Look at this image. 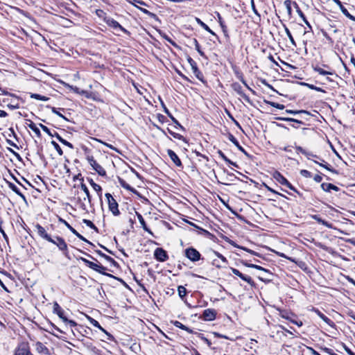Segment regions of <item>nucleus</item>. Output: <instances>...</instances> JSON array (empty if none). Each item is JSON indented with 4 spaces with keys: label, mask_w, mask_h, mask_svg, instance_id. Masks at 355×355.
Returning a JSON list of instances; mask_svg holds the SVG:
<instances>
[{
    "label": "nucleus",
    "mask_w": 355,
    "mask_h": 355,
    "mask_svg": "<svg viewBox=\"0 0 355 355\" xmlns=\"http://www.w3.org/2000/svg\"><path fill=\"white\" fill-rule=\"evenodd\" d=\"M88 182H89L90 185L92 187L94 190L97 192L98 196H101L102 191L101 187L99 184L95 183L92 179H88Z\"/></svg>",
    "instance_id": "b1692460"
},
{
    "label": "nucleus",
    "mask_w": 355,
    "mask_h": 355,
    "mask_svg": "<svg viewBox=\"0 0 355 355\" xmlns=\"http://www.w3.org/2000/svg\"><path fill=\"white\" fill-rule=\"evenodd\" d=\"M308 86H309V88L312 89H315V90L319 91V92L322 91V89L321 88L317 87H315V86H314L313 85H308Z\"/></svg>",
    "instance_id": "0e129e2a"
},
{
    "label": "nucleus",
    "mask_w": 355,
    "mask_h": 355,
    "mask_svg": "<svg viewBox=\"0 0 355 355\" xmlns=\"http://www.w3.org/2000/svg\"><path fill=\"white\" fill-rule=\"evenodd\" d=\"M40 126L41 127L42 130L47 133L49 136L53 137V135L51 134L50 130L46 126L44 125L42 123H40Z\"/></svg>",
    "instance_id": "49530a36"
},
{
    "label": "nucleus",
    "mask_w": 355,
    "mask_h": 355,
    "mask_svg": "<svg viewBox=\"0 0 355 355\" xmlns=\"http://www.w3.org/2000/svg\"><path fill=\"white\" fill-rule=\"evenodd\" d=\"M98 254L100 256H101V257H103V258H105V259L107 261H109V262H111V263H114V262H115V261H114V260L112 257H109V256H107V255H106V254H103V252H101V251H98Z\"/></svg>",
    "instance_id": "79ce46f5"
},
{
    "label": "nucleus",
    "mask_w": 355,
    "mask_h": 355,
    "mask_svg": "<svg viewBox=\"0 0 355 355\" xmlns=\"http://www.w3.org/2000/svg\"><path fill=\"white\" fill-rule=\"evenodd\" d=\"M68 86H69V87L71 90H73L74 92L78 93V94H80V90H79V89H78V87H73V86H69V85H68Z\"/></svg>",
    "instance_id": "69168bd1"
},
{
    "label": "nucleus",
    "mask_w": 355,
    "mask_h": 355,
    "mask_svg": "<svg viewBox=\"0 0 355 355\" xmlns=\"http://www.w3.org/2000/svg\"><path fill=\"white\" fill-rule=\"evenodd\" d=\"M8 187L9 188L13 191L16 194H17L18 196H19L20 197H21L23 199H25V196L20 192L19 188L17 187V185H15V184L13 183H11V182H9L8 184Z\"/></svg>",
    "instance_id": "393cba45"
},
{
    "label": "nucleus",
    "mask_w": 355,
    "mask_h": 355,
    "mask_svg": "<svg viewBox=\"0 0 355 355\" xmlns=\"http://www.w3.org/2000/svg\"><path fill=\"white\" fill-rule=\"evenodd\" d=\"M136 215L137 216V218L141 225L142 228L147 232L152 234L151 231L147 227L146 222L143 218V216L138 212H136Z\"/></svg>",
    "instance_id": "4be33fe9"
},
{
    "label": "nucleus",
    "mask_w": 355,
    "mask_h": 355,
    "mask_svg": "<svg viewBox=\"0 0 355 355\" xmlns=\"http://www.w3.org/2000/svg\"><path fill=\"white\" fill-rule=\"evenodd\" d=\"M178 291L181 299H183V297L187 295V289L183 286H179Z\"/></svg>",
    "instance_id": "473e14b6"
},
{
    "label": "nucleus",
    "mask_w": 355,
    "mask_h": 355,
    "mask_svg": "<svg viewBox=\"0 0 355 355\" xmlns=\"http://www.w3.org/2000/svg\"><path fill=\"white\" fill-rule=\"evenodd\" d=\"M104 21L106 23V24L114 28V30H117V29H119L123 32H126V30L123 28L119 24L118 21H116V20H114V19L111 18V17H105L104 19Z\"/></svg>",
    "instance_id": "6e6552de"
},
{
    "label": "nucleus",
    "mask_w": 355,
    "mask_h": 355,
    "mask_svg": "<svg viewBox=\"0 0 355 355\" xmlns=\"http://www.w3.org/2000/svg\"><path fill=\"white\" fill-rule=\"evenodd\" d=\"M313 180L316 182H320L322 180V178L321 175H315L313 178Z\"/></svg>",
    "instance_id": "680f3d73"
},
{
    "label": "nucleus",
    "mask_w": 355,
    "mask_h": 355,
    "mask_svg": "<svg viewBox=\"0 0 355 355\" xmlns=\"http://www.w3.org/2000/svg\"><path fill=\"white\" fill-rule=\"evenodd\" d=\"M232 88L241 97H243L246 101L249 102L250 98L249 97L243 92V90L242 89V87L239 83H234L232 85Z\"/></svg>",
    "instance_id": "a211bd4d"
},
{
    "label": "nucleus",
    "mask_w": 355,
    "mask_h": 355,
    "mask_svg": "<svg viewBox=\"0 0 355 355\" xmlns=\"http://www.w3.org/2000/svg\"><path fill=\"white\" fill-rule=\"evenodd\" d=\"M63 145L73 149V146L72 145V144H71L70 142L67 141V140H64L62 143Z\"/></svg>",
    "instance_id": "13d9d810"
},
{
    "label": "nucleus",
    "mask_w": 355,
    "mask_h": 355,
    "mask_svg": "<svg viewBox=\"0 0 355 355\" xmlns=\"http://www.w3.org/2000/svg\"><path fill=\"white\" fill-rule=\"evenodd\" d=\"M64 322L68 324L71 327H76L77 325V323L75 321L71 320H68V321Z\"/></svg>",
    "instance_id": "4d7b16f0"
},
{
    "label": "nucleus",
    "mask_w": 355,
    "mask_h": 355,
    "mask_svg": "<svg viewBox=\"0 0 355 355\" xmlns=\"http://www.w3.org/2000/svg\"><path fill=\"white\" fill-rule=\"evenodd\" d=\"M322 351L326 352L327 354H328L329 355H338L336 353H334V351L331 349L328 348V347L322 348Z\"/></svg>",
    "instance_id": "3c124183"
},
{
    "label": "nucleus",
    "mask_w": 355,
    "mask_h": 355,
    "mask_svg": "<svg viewBox=\"0 0 355 355\" xmlns=\"http://www.w3.org/2000/svg\"><path fill=\"white\" fill-rule=\"evenodd\" d=\"M35 227L36 229L37 234L40 237L48 241H53V239L51 238V236L47 234L46 231L42 225H40V224H37L35 226Z\"/></svg>",
    "instance_id": "1a4fd4ad"
},
{
    "label": "nucleus",
    "mask_w": 355,
    "mask_h": 355,
    "mask_svg": "<svg viewBox=\"0 0 355 355\" xmlns=\"http://www.w3.org/2000/svg\"><path fill=\"white\" fill-rule=\"evenodd\" d=\"M60 221L62 222L64 225L74 234L76 235L78 239L80 240L92 244L91 242H89L88 240H87L84 236H83L81 234H80L74 228H73L66 220L60 218Z\"/></svg>",
    "instance_id": "9b49d317"
},
{
    "label": "nucleus",
    "mask_w": 355,
    "mask_h": 355,
    "mask_svg": "<svg viewBox=\"0 0 355 355\" xmlns=\"http://www.w3.org/2000/svg\"><path fill=\"white\" fill-rule=\"evenodd\" d=\"M286 112L288 113V114H300V113H304V114H309V112L306 110H286Z\"/></svg>",
    "instance_id": "a19ab883"
},
{
    "label": "nucleus",
    "mask_w": 355,
    "mask_h": 355,
    "mask_svg": "<svg viewBox=\"0 0 355 355\" xmlns=\"http://www.w3.org/2000/svg\"><path fill=\"white\" fill-rule=\"evenodd\" d=\"M218 153L220 155V157L223 158V160H225L226 162H230V160L224 155L223 153H222L221 151H219Z\"/></svg>",
    "instance_id": "bf43d9fd"
},
{
    "label": "nucleus",
    "mask_w": 355,
    "mask_h": 355,
    "mask_svg": "<svg viewBox=\"0 0 355 355\" xmlns=\"http://www.w3.org/2000/svg\"><path fill=\"white\" fill-rule=\"evenodd\" d=\"M167 154L169 156V157L171 158V159L172 160V162L177 166H178V167L182 166V164L180 159H179L178 156L176 155V153L173 150H172L171 149L167 150Z\"/></svg>",
    "instance_id": "dca6fc26"
},
{
    "label": "nucleus",
    "mask_w": 355,
    "mask_h": 355,
    "mask_svg": "<svg viewBox=\"0 0 355 355\" xmlns=\"http://www.w3.org/2000/svg\"><path fill=\"white\" fill-rule=\"evenodd\" d=\"M229 139L230 141H231L241 151L243 152V153H245V150L243 149V148L242 146H240L239 141H237V139L234 137V135H229Z\"/></svg>",
    "instance_id": "a878e982"
},
{
    "label": "nucleus",
    "mask_w": 355,
    "mask_h": 355,
    "mask_svg": "<svg viewBox=\"0 0 355 355\" xmlns=\"http://www.w3.org/2000/svg\"><path fill=\"white\" fill-rule=\"evenodd\" d=\"M30 96L31 98H34V99L42 101H47L49 100V97L42 96V95H40L38 94H31Z\"/></svg>",
    "instance_id": "bb28decb"
},
{
    "label": "nucleus",
    "mask_w": 355,
    "mask_h": 355,
    "mask_svg": "<svg viewBox=\"0 0 355 355\" xmlns=\"http://www.w3.org/2000/svg\"><path fill=\"white\" fill-rule=\"evenodd\" d=\"M95 140H96V141H98V142H99V143H101V144H103L104 146H107V147L110 148V149H112V150H113L118 151V150H117V149H116L114 146H113L112 145H111V144H107V143H106V142H105V141H102V140H101V139H95Z\"/></svg>",
    "instance_id": "ea45409f"
},
{
    "label": "nucleus",
    "mask_w": 355,
    "mask_h": 355,
    "mask_svg": "<svg viewBox=\"0 0 355 355\" xmlns=\"http://www.w3.org/2000/svg\"><path fill=\"white\" fill-rule=\"evenodd\" d=\"M33 131L37 135V136H40V131L39 128L36 126L35 128L33 129Z\"/></svg>",
    "instance_id": "338daca9"
},
{
    "label": "nucleus",
    "mask_w": 355,
    "mask_h": 355,
    "mask_svg": "<svg viewBox=\"0 0 355 355\" xmlns=\"http://www.w3.org/2000/svg\"><path fill=\"white\" fill-rule=\"evenodd\" d=\"M53 313L57 314L63 322L68 321V319L64 316V312L60 305L55 302L53 304Z\"/></svg>",
    "instance_id": "4468645a"
},
{
    "label": "nucleus",
    "mask_w": 355,
    "mask_h": 355,
    "mask_svg": "<svg viewBox=\"0 0 355 355\" xmlns=\"http://www.w3.org/2000/svg\"><path fill=\"white\" fill-rule=\"evenodd\" d=\"M314 71L318 72L319 74L323 75V76H324V75H333L334 74L333 71H325V70H324L323 69H322L320 67H314Z\"/></svg>",
    "instance_id": "c85d7f7f"
},
{
    "label": "nucleus",
    "mask_w": 355,
    "mask_h": 355,
    "mask_svg": "<svg viewBox=\"0 0 355 355\" xmlns=\"http://www.w3.org/2000/svg\"><path fill=\"white\" fill-rule=\"evenodd\" d=\"M154 256L156 259L159 261H164L168 259L166 252L160 248H158L155 250Z\"/></svg>",
    "instance_id": "f8f14e48"
},
{
    "label": "nucleus",
    "mask_w": 355,
    "mask_h": 355,
    "mask_svg": "<svg viewBox=\"0 0 355 355\" xmlns=\"http://www.w3.org/2000/svg\"><path fill=\"white\" fill-rule=\"evenodd\" d=\"M89 321H90V323L95 327L99 329L100 330H101L102 331H103L104 333L106 334V335L107 336V339L108 340H111L112 338V336L110 334H109L108 332H107L101 326V324H99V322L98 321H96V320L92 318H89Z\"/></svg>",
    "instance_id": "aec40b11"
},
{
    "label": "nucleus",
    "mask_w": 355,
    "mask_h": 355,
    "mask_svg": "<svg viewBox=\"0 0 355 355\" xmlns=\"http://www.w3.org/2000/svg\"><path fill=\"white\" fill-rule=\"evenodd\" d=\"M15 355H33L30 351L28 343H22L15 349Z\"/></svg>",
    "instance_id": "0eeeda50"
},
{
    "label": "nucleus",
    "mask_w": 355,
    "mask_h": 355,
    "mask_svg": "<svg viewBox=\"0 0 355 355\" xmlns=\"http://www.w3.org/2000/svg\"><path fill=\"white\" fill-rule=\"evenodd\" d=\"M51 144L53 146L54 148L56 150V151L58 152V153L60 155H63V151H62V148H60V146L55 141H51Z\"/></svg>",
    "instance_id": "4c0bfd02"
},
{
    "label": "nucleus",
    "mask_w": 355,
    "mask_h": 355,
    "mask_svg": "<svg viewBox=\"0 0 355 355\" xmlns=\"http://www.w3.org/2000/svg\"><path fill=\"white\" fill-rule=\"evenodd\" d=\"M284 29H285L286 34L288 37V39H289L291 43L292 44V45L294 46H296V43L291 35V31H289V29L286 26H284Z\"/></svg>",
    "instance_id": "2f4dec72"
},
{
    "label": "nucleus",
    "mask_w": 355,
    "mask_h": 355,
    "mask_svg": "<svg viewBox=\"0 0 355 355\" xmlns=\"http://www.w3.org/2000/svg\"><path fill=\"white\" fill-rule=\"evenodd\" d=\"M214 254L218 257L224 263H227V259L223 256L220 253L216 252V251H214Z\"/></svg>",
    "instance_id": "c03bdc74"
},
{
    "label": "nucleus",
    "mask_w": 355,
    "mask_h": 355,
    "mask_svg": "<svg viewBox=\"0 0 355 355\" xmlns=\"http://www.w3.org/2000/svg\"><path fill=\"white\" fill-rule=\"evenodd\" d=\"M168 132L175 138L176 139H181L182 141H184V142H187L186 141V139L181 135L178 134V133H175L172 131H171L170 130H168Z\"/></svg>",
    "instance_id": "58836bf2"
},
{
    "label": "nucleus",
    "mask_w": 355,
    "mask_h": 355,
    "mask_svg": "<svg viewBox=\"0 0 355 355\" xmlns=\"http://www.w3.org/2000/svg\"><path fill=\"white\" fill-rule=\"evenodd\" d=\"M35 350L41 355H49V349L41 342L35 343Z\"/></svg>",
    "instance_id": "f3484780"
},
{
    "label": "nucleus",
    "mask_w": 355,
    "mask_h": 355,
    "mask_svg": "<svg viewBox=\"0 0 355 355\" xmlns=\"http://www.w3.org/2000/svg\"><path fill=\"white\" fill-rule=\"evenodd\" d=\"M51 111L53 113L55 114L56 115L59 116L60 117H61L65 120H67V118L64 116H63L61 113H60L55 107H51Z\"/></svg>",
    "instance_id": "8fccbe9b"
},
{
    "label": "nucleus",
    "mask_w": 355,
    "mask_h": 355,
    "mask_svg": "<svg viewBox=\"0 0 355 355\" xmlns=\"http://www.w3.org/2000/svg\"><path fill=\"white\" fill-rule=\"evenodd\" d=\"M216 313L215 310L207 309L203 311L202 318L204 320L212 321L216 318Z\"/></svg>",
    "instance_id": "ddd939ff"
},
{
    "label": "nucleus",
    "mask_w": 355,
    "mask_h": 355,
    "mask_svg": "<svg viewBox=\"0 0 355 355\" xmlns=\"http://www.w3.org/2000/svg\"><path fill=\"white\" fill-rule=\"evenodd\" d=\"M88 149L87 148H85V151L86 152V159L87 160L89 165L92 167V168L101 176H105L106 171L94 159V157L87 153Z\"/></svg>",
    "instance_id": "f03ea898"
},
{
    "label": "nucleus",
    "mask_w": 355,
    "mask_h": 355,
    "mask_svg": "<svg viewBox=\"0 0 355 355\" xmlns=\"http://www.w3.org/2000/svg\"><path fill=\"white\" fill-rule=\"evenodd\" d=\"M89 268H92V270L103 274L106 275L105 272V270H106V268L99 264L98 262L94 263L92 261H90L85 258L80 259Z\"/></svg>",
    "instance_id": "20e7f679"
},
{
    "label": "nucleus",
    "mask_w": 355,
    "mask_h": 355,
    "mask_svg": "<svg viewBox=\"0 0 355 355\" xmlns=\"http://www.w3.org/2000/svg\"><path fill=\"white\" fill-rule=\"evenodd\" d=\"M344 349L349 355H355V354L345 345L344 346Z\"/></svg>",
    "instance_id": "052dcab7"
},
{
    "label": "nucleus",
    "mask_w": 355,
    "mask_h": 355,
    "mask_svg": "<svg viewBox=\"0 0 355 355\" xmlns=\"http://www.w3.org/2000/svg\"><path fill=\"white\" fill-rule=\"evenodd\" d=\"M140 10H141L142 12H144V13H145V14H146V15H150V16H153V15H155L154 14H153L152 12H150V11H148V10H146V9H145V8H140Z\"/></svg>",
    "instance_id": "e2e57ef3"
},
{
    "label": "nucleus",
    "mask_w": 355,
    "mask_h": 355,
    "mask_svg": "<svg viewBox=\"0 0 355 355\" xmlns=\"http://www.w3.org/2000/svg\"><path fill=\"white\" fill-rule=\"evenodd\" d=\"M304 155L308 159H312L313 158H318V157L316 155H314L311 152L306 151Z\"/></svg>",
    "instance_id": "a18cd8bd"
},
{
    "label": "nucleus",
    "mask_w": 355,
    "mask_h": 355,
    "mask_svg": "<svg viewBox=\"0 0 355 355\" xmlns=\"http://www.w3.org/2000/svg\"><path fill=\"white\" fill-rule=\"evenodd\" d=\"M231 270L234 275L239 277L241 279H242L245 282H248L252 286H254V284H255L254 282L252 280V279L250 277L244 275L238 269H236V268H231Z\"/></svg>",
    "instance_id": "9d476101"
},
{
    "label": "nucleus",
    "mask_w": 355,
    "mask_h": 355,
    "mask_svg": "<svg viewBox=\"0 0 355 355\" xmlns=\"http://www.w3.org/2000/svg\"><path fill=\"white\" fill-rule=\"evenodd\" d=\"M193 44L195 45L196 50L199 53V54L202 56L204 55V53L200 50V44L196 39L193 40Z\"/></svg>",
    "instance_id": "f704fd0d"
},
{
    "label": "nucleus",
    "mask_w": 355,
    "mask_h": 355,
    "mask_svg": "<svg viewBox=\"0 0 355 355\" xmlns=\"http://www.w3.org/2000/svg\"><path fill=\"white\" fill-rule=\"evenodd\" d=\"M83 223L88 227H89L90 228L96 230V231H98V229L97 227L95 226V225L89 220H87V219H83Z\"/></svg>",
    "instance_id": "e433bc0d"
},
{
    "label": "nucleus",
    "mask_w": 355,
    "mask_h": 355,
    "mask_svg": "<svg viewBox=\"0 0 355 355\" xmlns=\"http://www.w3.org/2000/svg\"><path fill=\"white\" fill-rule=\"evenodd\" d=\"M296 150H297V153H301L302 154H303L304 155L305 153H306V150L304 149L303 148H302L301 146H296Z\"/></svg>",
    "instance_id": "6e6d98bb"
},
{
    "label": "nucleus",
    "mask_w": 355,
    "mask_h": 355,
    "mask_svg": "<svg viewBox=\"0 0 355 355\" xmlns=\"http://www.w3.org/2000/svg\"><path fill=\"white\" fill-rule=\"evenodd\" d=\"M270 105L272 107H276V108L279 109V110H283L284 108V105L279 104V103H277L272 102V103H270Z\"/></svg>",
    "instance_id": "603ef678"
},
{
    "label": "nucleus",
    "mask_w": 355,
    "mask_h": 355,
    "mask_svg": "<svg viewBox=\"0 0 355 355\" xmlns=\"http://www.w3.org/2000/svg\"><path fill=\"white\" fill-rule=\"evenodd\" d=\"M192 71H193V74L196 76V77L198 80L202 81L203 76H202V73L200 71V70L198 69V67L192 69Z\"/></svg>",
    "instance_id": "72a5a7b5"
},
{
    "label": "nucleus",
    "mask_w": 355,
    "mask_h": 355,
    "mask_svg": "<svg viewBox=\"0 0 355 355\" xmlns=\"http://www.w3.org/2000/svg\"><path fill=\"white\" fill-rule=\"evenodd\" d=\"M279 119L281 121H293V122L297 123L298 124H302V122L301 121L295 119H293V118L280 117V118H279Z\"/></svg>",
    "instance_id": "c9c22d12"
},
{
    "label": "nucleus",
    "mask_w": 355,
    "mask_h": 355,
    "mask_svg": "<svg viewBox=\"0 0 355 355\" xmlns=\"http://www.w3.org/2000/svg\"><path fill=\"white\" fill-rule=\"evenodd\" d=\"M174 325L176 327H178V328H180L181 329H183L184 331H188L189 333H192L193 332V331L191 329H190L189 327H186L185 325H184L183 324H182L179 321H175L174 322Z\"/></svg>",
    "instance_id": "7c9ffc66"
},
{
    "label": "nucleus",
    "mask_w": 355,
    "mask_h": 355,
    "mask_svg": "<svg viewBox=\"0 0 355 355\" xmlns=\"http://www.w3.org/2000/svg\"><path fill=\"white\" fill-rule=\"evenodd\" d=\"M185 256L191 261H198L200 259V253L193 248H189L185 250Z\"/></svg>",
    "instance_id": "423d86ee"
},
{
    "label": "nucleus",
    "mask_w": 355,
    "mask_h": 355,
    "mask_svg": "<svg viewBox=\"0 0 355 355\" xmlns=\"http://www.w3.org/2000/svg\"><path fill=\"white\" fill-rule=\"evenodd\" d=\"M337 2L338 3H339L340 5V8H341V11L347 17H348L349 19H350L352 21H355V17L354 16H352V15H350L349 13V12L347 11V10L343 7L341 3H340V1H339L338 0H337Z\"/></svg>",
    "instance_id": "cd10ccee"
},
{
    "label": "nucleus",
    "mask_w": 355,
    "mask_h": 355,
    "mask_svg": "<svg viewBox=\"0 0 355 355\" xmlns=\"http://www.w3.org/2000/svg\"><path fill=\"white\" fill-rule=\"evenodd\" d=\"M80 189L84 193V196H79L78 198V203L80 204L81 209L83 210H86L87 204L91 203V196L88 188L84 183L80 184Z\"/></svg>",
    "instance_id": "f257e3e1"
},
{
    "label": "nucleus",
    "mask_w": 355,
    "mask_h": 355,
    "mask_svg": "<svg viewBox=\"0 0 355 355\" xmlns=\"http://www.w3.org/2000/svg\"><path fill=\"white\" fill-rule=\"evenodd\" d=\"M218 17L219 24H220L221 28H223V31H225V28H226V26L224 25L223 21L222 20V18H221L220 14H218Z\"/></svg>",
    "instance_id": "864d4df0"
},
{
    "label": "nucleus",
    "mask_w": 355,
    "mask_h": 355,
    "mask_svg": "<svg viewBox=\"0 0 355 355\" xmlns=\"http://www.w3.org/2000/svg\"><path fill=\"white\" fill-rule=\"evenodd\" d=\"M251 6H252V9L253 12H254L255 15H257L259 16V12H258V11H257V9H256V8H255V5H254V0H251Z\"/></svg>",
    "instance_id": "5fc2aeb1"
},
{
    "label": "nucleus",
    "mask_w": 355,
    "mask_h": 355,
    "mask_svg": "<svg viewBox=\"0 0 355 355\" xmlns=\"http://www.w3.org/2000/svg\"><path fill=\"white\" fill-rule=\"evenodd\" d=\"M310 351H311V353L312 355H320L316 350H315L314 349L310 347L309 348Z\"/></svg>",
    "instance_id": "774afa93"
},
{
    "label": "nucleus",
    "mask_w": 355,
    "mask_h": 355,
    "mask_svg": "<svg viewBox=\"0 0 355 355\" xmlns=\"http://www.w3.org/2000/svg\"><path fill=\"white\" fill-rule=\"evenodd\" d=\"M313 311L320 317V318H321L329 326L333 327L334 325V322L325 315H324L322 312H320L318 309H314Z\"/></svg>",
    "instance_id": "6ab92c4d"
},
{
    "label": "nucleus",
    "mask_w": 355,
    "mask_h": 355,
    "mask_svg": "<svg viewBox=\"0 0 355 355\" xmlns=\"http://www.w3.org/2000/svg\"><path fill=\"white\" fill-rule=\"evenodd\" d=\"M291 1L290 0H286L284 1V5L286 8V10L288 11V13L289 15H291V12H292V8H291Z\"/></svg>",
    "instance_id": "37998d69"
},
{
    "label": "nucleus",
    "mask_w": 355,
    "mask_h": 355,
    "mask_svg": "<svg viewBox=\"0 0 355 355\" xmlns=\"http://www.w3.org/2000/svg\"><path fill=\"white\" fill-rule=\"evenodd\" d=\"M187 61L189 63L191 69L197 67L196 62L191 57H188Z\"/></svg>",
    "instance_id": "de8ad7c7"
},
{
    "label": "nucleus",
    "mask_w": 355,
    "mask_h": 355,
    "mask_svg": "<svg viewBox=\"0 0 355 355\" xmlns=\"http://www.w3.org/2000/svg\"><path fill=\"white\" fill-rule=\"evenodd\" d=\"M321 188L323 191L329 192L331 190H334L336 191H338V187L331 184V183H322L321 184Z\"/></svg>",
    "instance_id": "412c9836"
},
{
    "label": "nucleus",
    "mask_w": 355,
    "mask_h": 355,
    "mask_svg": "<svg viewBox=\"0 0 355 355\" xmlns=\"http://www.w3.org/2000/svg\"><path fill=\"white\" fill-rule=\"evenodd\" d=\"M312 218L315 220L318 223H321L322 225L326 226L328 228H332L333 225L331 223H329V222L322 220L320 217H319L318 215H314L312 216Z\"/></svg>",
    "instance_id": "5701e85b"
},
{
    "label": "nucleus",
    "mask_w": 355,
    "mask_h": 355,
    "mask_svg": "<svg viewBox=\"0 0 355 355\" xmlns=\"http://www.w3.org/2000/svg\"><path fill=\"white\" fill-rule=\"evenodd\" d=\"M51 243L56 245L58 248L64 251L67 250V245L64 240L60 237L57 236L55 239H53V241H50Z\"/></svg>",
    "instance_id": "2eb2a0df"
},
{
    "label": "nucleus",
    "mask_w": 355,
    "mask_h": 355,
    "mask_svg": "<svg viewBox=\"0 0 355 355\" xmlns=\"http://www.w3.org/2000/svg\"><path fill=\"white\" fill-rule=\"evenodd\" d=\"M300 174L305 178H311V173L307 170H301Z\"/></svg>",
    "instance_id": "09e8293b"
},
{
    "label": "nucleus",
    "mask_w": 355,
    "mask_h": 355,
    "mask_svg": "<svg viewBox=\"0 0 355 355\" xmlns=\"http://www.w3.org/2000/svg\"><path fill=\"white\" fill-rule=\"evenodd\" d=\"M196 21L198 22V24L200 25L201 27H202L205 30H206L207 32H209V33H211V35H215L214 32H213L210 28L206 24H205L203 21H202L200 19L198 18H196Z\"/></svg>",
    "instance_id": "c756f323"
},
{
    "label": "nucleus",
    "mask_w": 355,
    "mask_h": 355,
    "mask_svg": "<svg viewBox=\"0 0 355 355\" xmlns=\"http://www.w3.org/2000/svg\"><path fill=\"white\" fill-rule=\"evenodd\" d=\"M272 177L279 184L287 187L291 190L295 191L292 184L279 172L275 171L272 174Z\"/></svg>",
    "instance_id": "39448f33"
},
{
    "label": "nucleus",
    "mask_w": 355,
    "mask_h": 355,
    "mask_svg": "<svg viewBox=\"0 0 355 355\" xmlns=\"http://www.w3.org/2000/svg\"><path fill=\"white\" fill-rule=\"evenodd\" d=\"M105 197L108 202L109 209L114 216H119L120 211L118 209V203L110 193H106Z\"/></svg>",
    "instance_id": "7ed1b4c3"
}]
</instances>
